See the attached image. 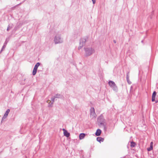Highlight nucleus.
Wrapping results in <instances>:
<instances>
[{
  "label": "nucleus",
  "instance_id": "obj_1",
  "mask_svg": "<svg viewBox=\"0 0 158 158\" xmlns=\"http://www.w3.org/2000/svg\"><path fill=\"white\" fill-rule=\"evenodd\" d=\"M85 51V56H88L95 52L94 49L91 47H85L84 48Z\"/></svg>",
  "mask_w": 158,
  "mask_h": 158
},
{
  "label": "nucleus",
  "instance_id": "obj_2",
  "mask_svg": "<svg viewBox=\"0 0 158 158\" xmlns=\"http://www.w3.org/2000/svg\"><path fill=\"white\" fill-rule=\"evenodd\" d=\"M54 42L56 44H61L64 42L63 39L60 35L57 34L54 38Z\"/></svg>",
  "mask_w": 158,
  "mask_h": 158
},
{
  "label": "nucleus",
  "instance_id": "obj_3",
  "mask_svg": "<svg viewBox=\"0 0 158 158\" xmlns=\"http://www.w3.org/2000/svg\"><path fill=\"white\" fill-rule=\"evenodd\" d=\"M108 84L114 91L116 92L118 91V88L117 86L114 81H109L108 82Z\"/></svg>",
  "mask_w": 158,
  "mask_h": 158
},
{
  "label": "nucleus",
  "instance_id": "obj_4",
  "mask_svg": "<svg viewBox=\"0 0 158 158\" xmlns=\"http://www.w3.org/2000/svg\"><path fill=\"white\" fill-rule=\"evenodd\" d=\"M90 117L92 119L96 117V115L94 109L93 107H91L90 109Z\"/></svg>",
  "mask_w": 158,
  "mask_h": 158
},
{
  "label": "nucleus",
  "instance_id": "obj_5",
  "mask_svg": "<svg viewBox=\"0 0 158 158\" xmlns=\"http://www.w3.org/2000/svg\"><path fill=\"white\" fill-rule=\"evenodd\" d=\"M88 38L87 37H84L81 39L80 40V44L84 45L86 42Z\"/></svg>",
  "mask_w": 158,
  "mask_h": 158
},
{
  "label": "nucleus",
  "instance_id": "obj_6",
  "mask_svg": "<svg viewBox=\"0 0 158 158\" xmlns=\"http://www.w3.org/2000/svg\"><path fill=\"white\" fill-rule=\"evenodd\" d=\"M10 112V110L9 109L7 110L2 118V122L7 118Z\"/></svg>",
  "mask_w": 158,
  "mask_h": 158
},
{
  "label": "nucleus",
  "instance_id": "obj_7",
  "mask_svg": "<svg viewBox=\"0 0 158 158\" xmlns=\"http://www.w3.org/2000/svg\"><path fill=\"white\" fill-rule=\"evenodd\" d=\"M62 130L63 131L64 135L65 136H66L67 137H69L70 136V135L69 133L66 130L63 128L62 129Z\"/></svg>",
  "mask_w": 158,
  "mask_h": 158
},
{
  "label": "nucleus",
  "instance_id": "obj_8",
  "mask_svg": "<svg viewBox=\"0 0 158 158\" xmlns=\"http://www.w3.org/2000/svg\"><path fill=\"white\" fill-rule=\"evenodd\" d=\"M85 134L84 133H81L79 136V139L80 140L83 139L85 137Z\"/></svg>",
  "mask_w": 158,
  "mask_h": 158
},
{
  "label": "nucleus",
  "instance_id": "obj_9",
  "mask_svg": "<svg viewBox=\"0 0 158 158\" xmlns=\"http://www.w3.org/2000/svg\"><path fill=\"white\" fill-rule=\"evenodd\" d=\"M156 93L155 91H154L152 94V101L154 102L155 100V97Z\"/></svg>",
  "mask_w": 158,
  "mask_h": 158
},
{
  "label": "nucleus",
  "instance_id": "obj_10",
  "mask_svg": "<svg viewBox=\"0 0 158 158\" xmlns=\"http://www.w3.org/2000/svg\"><path fill=\"white\" fill-rule=\"evenodd\" d=\"M55 98H56L55 97V96H54V97L51 98V101H52V102L51 103V104H49L48 105V106L49 107H52V105L54 101V99Z\"/></svg>",
  "mask_w": 158,
  "mask_h": 158
},
{
  "label": "nucleus",
  "instance_id": "obj_11",
  "mask_svg": "<svg viewBox=\"0 0 158 158\" xmlns=\"http://www.w3.org/2000/svg\"><path fill=\"white\" fill-rule=\"evenodd\" d=\"M97 140L100 143L103 142L104 140V139L101 137H98L97 138Z\"/></svg>",
  "mask_w": 158,
  "mask_h": 158
},
{
  "label": "nucleus",
  "instance_id": "obj_12",
  "mask_svg": "<svg viewBox=\"0 0 158 158\" xmlns=\"http://www.w3.org/2000/svg\"><path fill=\"white\" fill-rule=\"evenodd\" d=\"M101 133V130L99 129H98L95 133V135L96 136H99L100 135Z\"/></svg>",
  "mask_w": 158,
  "mask_h": 158
},
{
  "label": "nucleus",
  "instance_id": "obj_13",
  "mask_svg": "<svg viewBox=\"0 0 158 158\" xmlns=\"http://www.w3.org/2000/svg\"><path fill=\"white\" fill-rule=\"evenodd\" d=\"M136 145V143L133 142H131V147H135Z\"/></svg>",
  "mask_w": 158,
  "mask_h": 158
},
{
  "label": "nucleus",
  "instance_id": "obj_14",
  "mask_svg": "<svg viewBox=\"0 0 158 158\" xmlns=\"http://www.w3.org/2000/svg\"><path fill=\"white\" fill-rule=\"evenodd\" d=\"M37 69L34 68L32 71L33 75L34 76L35 75L37 72Z\"/></svg>",
  "mask_w": 158,
  "mask_h": 158
},
{
  "label": "nucleus",
  "instance_id": "obj_15",
  "mask_svg": "<svg viewBox=\"0 0 158 158\" xmlns=\"http://www.w3.org/2000/svg\"><path fill=\"white\" fill-rule=\"evenodd\" d=\"M40 63H39V62L37 63L35 65L34 67V68L37 69L40 66Z\"/></svg>",
  "mask_w": 158,
  "mask_h": 158
},
{
  "label": "nucleus",
  "instance_id": "obj_16",
  "mask_svg": "<svg viewBox=\"0 0 158 158\" xmlns=\"http://www.w3.org/2000/svg\"><path fill=\"white\" fill-rule=\"evenodd\" d=\"M55 98H61L62 97V96L60 94H57L55 95Z\"/></svg>",
  "mask_w": 158,
  "mask_h": 158
},
{
  "label": "nucleus",
  "instance_id": "obj_17",
  "mask_svg": "<svg viewBox=\"0 0 158 158\" xmlns=\"http://www.w3.org/2000/svg\"><path fill=\"white\" fill-rule=\"evenodd\" d=\"M153 149V146H152V145H150V147L149 148H147V150L148 151H150Z\"/></svg>",
  "mask_w": 158,
  "mask_h": 158
},
{
  "label": "nucleus",
  "instance_id": "obj_18",
  "mask_svg": "<svg viewBox=\"0 0 158 158\" xmlns=\"http://www.w3.org/2000/svg\"><path fill=\"white\" fill-rule=\"evenodd\" d=\"M84 45H82V44H79V46L78 47V50H80V49H81L82 47H83V46Z\"/></svg>",
  "mask_w": 158,
  "mask_h": 158
},
{
  "label": "nucleus",
  "instance_id": "obj_19",
  "mask_svg": "<svg viewBox=\"0 0 158 158\" xmlns=\"http://www.w3.org/2000/svg\"><path fill=\"white\" fill-rule=\"evenodd\" d=\"M129 76L128 75V74L127 76V81L128 83L129 84H130V83L128 81V80L129 79Z\"/></svg>",
  "mask_w": 158,
  "mask_h": 158
},
{
  "label": "nucleus",
  "instance_id": "obj_20",
  "mask_svg": "<svg viewBox=\"0 0 158 158\" xmlns=\"http://www.w3.org/2000/svg\"><path fill=\"white\" fill-rule=\"evenodd\" d=\"M47 102L48 103V105L49 104H51L52 101L51 100H48L47 101Z\"/></svg>",
  "mask_w": 158,
  "mask_h": 158
},
{
  "label": "nucleus",
  "instance_id": "obj_21",
  "mask_svg": "<svg viewBox=\"0 0 158 158\" xmlns=\"http://www.w3.org/2000/svg\"><path fill=\"white\" fill-rule=\"evenodd\" d=\"M100 124L101 125H103L104 126H105V125H106V124H105V123H100Z\"/></svg>",
  "mask_w": 158,
  "mask_h": 158
},
{
  "label": "nucleus",
  "instance_id": "obj_22",
  "mask_svg": "<svg viewBox=\"0 0 158 158\" xmlns=\"http://www.w3.org/2000/svg\"><path fill=\"white\" fill-rule=\"evenodd\" d=\"M92 0L93 2V4H94L96 2V0Z\"/></svg>",
  "mask_w": 158,
  "mask_h": 158
},
{
  "label": "nucleus",
  "instance_id": "obj_23",
  "mask_svg": "<svg viewBox=\"0 0 158 158\" xmlns=\"http://www.w3.org/2000/svg\"><path fill=\"white\" fill-rule=\"evenodd\" d=\"M153 142H152L150 143V145H152V146H153Z\"/></svg>",
  "mask_w": 158,
  "mask_h": 158
},
{
  "label": "nucleus",
  "instance_id": "obj_24",
  "mask_svg": "<svg viewBox=\"0 0 158 158\" xmlns=\"http://www.w3.org/2000/svg\"><path fill=\"white\" fill-rule=\"evenodd\" d=\"M9 29H10V28H9V27H7V31H8V30H9Z\"/></svg>",
  "mask_w": 158,
  "mask_h": 158
},
{
  "label": "nucleus",
  "instance_id": "obj_25",
  "mask_svg": "<svg viewBox=\"0 0 158 158\" xmlns=\"http://www.w3.org/2000/svg\"><path fill=\"white\" fill-rule=\"evenodd\" d=\"M5 48L4 46H3L2 48V49L1 50V51H2V50L3 48Z\"/></svg>",
  "mask_w": 158,
  "mask_h": 158
},
{
  "label": "nucleus",
  "instance_id": "obj_26",
  "mask_svg": "<svg viewBox=\"0 0 158 158\" xmlns=\"http://www.w3.org/2000/svg\"><path fill=\"white\" fill-rule=\"evenodd\" d=\"M128 81L130 83V84L131 83V82L129 81V79L128 80Z\"/></svg>",
  "mask_w": 158,
  "mask_h": 158
},
{
  "label": "nucleus",
  "instance_id": "obj_27",
  "mask_svg": "<svg viewBox=\"0 0 158 158\" xmlns=\"http://www.w3.org/2000/svg\"><path fill=\"white\" fill-rule=\"evenodd\" d=\"M114 42L115 43H116V42H115V41H114Z\"/></svg>",
  "mask_w": 158,
  "mask_h": 158
}]
</instances>
